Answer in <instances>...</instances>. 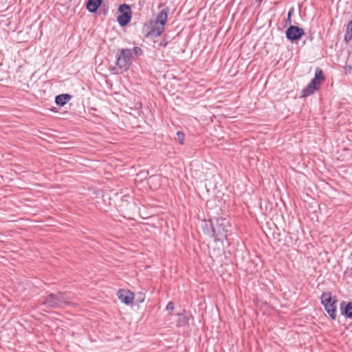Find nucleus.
<instances>
[{
	"label": "nucleus",
	"instance_id": "obj_10",
	"mask_svg": "<svg viewBox=\"0 0 352 352\" xmlns=\"http://www.w3.org/2000/svg\"><path fill=\"white\" fill-rule=\"evenodd\" d=\"M340 312L346 318L352 319V301L340 303Z\"/></svg>",
	"mask_w": 352,
	"mask_h": 352
},
{
	"label": "nucleus",
	"instance_id": "obj_18",
	"mask_svg": "<svg viewBox=\"0 0 352 352\" xmlns=\"http://www.w3.org/2000/svg\"><path fill=\"white\" fill-rule=\"evenodd\" d=\"M294 13V8H292L288 13H287V19H286V23L287 24H290L292 23V14Z\"/></svg>",
	"mask_w": 352,
	"mask_h": 352
},
{
	"label": "nucleus",
	"instance_id": "obj_3",
	"mask_svg": "<svg viewBox=\"0 0 352 352\" xmlns=\"http://www.w3.org/2000/svg\"><path fill=\"white\" fill-rule=\"evenodd\" d=\"M321 304L329 317L335 320L337 317V302L336 296H332L329 292H323L320 296Z\"/></svg>",
	"mask_w": 352,
	"mask_h": 352
},
{
	"label": "nucleus",
	"instance_id": "obj_21",
	"mask_svg": "<svg viewBox=\"0 0 352 352\" xmlns=\"http://www.w3.org/2000/svg\"><path fill=\"white\" fill-rule=\"evenodd\" d=\"M168 44V41H166V38H164L161 42L159 44V45L160 47H165Z\"/></svg>",
	"mask_w": 352,
	"mask_h": 352
},
{
	"label": "nucleus",
	"instance_id": "obj_12",
	"mask_svg": "<svg viewBox=\"0 0 352 352\" xmlns=\"http://www.w3.org/2000/svg\"><path fill=\"white\" fill-rule=\"evenodd\" d=\"M164 31V25L154 22L151 25V28L148 32V36L151 37H157L160 36Z\"/></svg>",
	"mask_w": 352,
	"mask_h": 352
},
{
	"label": "nucleus",
	"instance_id": "obj_24",
	"mask_svg": "<svg viewBox=\"0 0 352 352\" xmlns=\"http://www.w3.org/2000/svg\"><path fill=\"white\" fill-rule=\"evenodd\" d=\"M55 107H53L52 111L56 112Z\"/></svg>",
	"mask_w": 352,
	"mask_h": 352
},
{
	"label": "nucleus",
	"instance_id": "obj_5",
	"mask_svg": "<svg viewBox=\"0 0 352 352\" xmlns=\"http://www.w3.org/2000/svg\"><path fill=\"white\" fill-rule=\"evenodd\" d=\"M304 34V30L296 25H290L285 31L286 38L292 43L299 41Z\"/></svg>",
	"mask_w": 352,
	"mask_h": 352
},
{
	"label": "nucleus",
	"instance_id": "obj_9",
	"mask_svg": "<svg viewBox=\"0 0 352 352\" xmlns=\"http://www.w3.org/2000/svg\"><path fill=\"white\" fill-rule=\"evenodd\" d=\"M202 231L204 234L213 239L214 236V219L204 220L201 223Z\"/></svg>",
	"mask_w": 352,
	"mask_h": 352
},
{
	"label": "nucleus",
	"instance_id": "obj_1",
	"mask_svg": "<svg viewBox=\"0 0 352 352\" xmlns=\"http://www.w3.org/2000/svg\"><path fill=\"white\" fill-rule=\"evenodd\" d=\"M133 58L129 49L122 48L119 50L116 54V67L113 69H117L118 73L126 72L132 65Z\"/></svg>",
	"mask_w": 352,
	"mask_h": 352
},
{
	"label": "nucleus",
	"instance_id": "obj_6",
	"mask_svg": "<svg viewBox=\"0 0 352 352\" xmlns=\"http://www.w3.org/2000/svg\"><path fill=\"white\" fill-rule=\"evenodd\" d=\"M118 11L120 14L117 18V21L120 26H126L131 21V8L127 4H122L118 8Z\"/></svg>",
	"mask_w": 352,
	"mask_h": 352
},
{
	"label": "nucleus",
	"instance_id": "obj_14",
	"mask_svg": "<svg viewBox=\"0 0 352 352\" xmlns=\"http://www.w3.org/2000/svg\"><path fill=\"white\" fill-rule=\"evenodd\" d=\"M102 3V0H88L87 2V9L91 13H95Z\"/></svg>",
	"mask_w": 352,
	"mask_h": 352
},
{
	"label": "nucleus",
	"instance_id": "obj_19",
	"mask_svg": "<svg viewBox=\"0 0 352 352\" xmlns=\"http://www.w3.org/2000/svg\"><path fill=\"white\" fill-rule=\"evenodd\" d=\"M177 138H178V140H179V142L182 144H184V133L182 131H178L177 133Z\"/></svg>",
	"mask_w": 352,
	"mask_h": 352
},
{
	"label": "nucleus",
	"instance_id": "obj_23",
	"mask_svg": "<svg viewBox=\"0 0 352 352\" xmlns=\"http://www.w3.org/2000/svg\"><path fill=\"white\" fill-rule=\"evenodd\" d=\"M55 107H53L52 111L56 112Z\"/></svg>",
	"mask_w": 352,
	"mask_h": 352
},
{
	"label": "nucleus",
	"instance_id": "obj_2",
	"mask_svg": "<svg viewBox=\"0 0 352 352\" xmlns=\"http://www.w3.org/2000/svg\"><path fill=\"white\" fill-rule=\"evenodd\" d=\"M71 300V298L63 293L50 294L45 298L42 304L49 308H59L63 305H72Z\"/></svg>",
	"mask_w": 352,
	"mask_h": 352
},
{
	"label": "nucleus",
	"instance_id": "obj_13",
	"mask_svg": "<svg viewBox=\"0 0 352 352\" xmlns=\"http://www.w3.org/2000/svg\"><path fill=\"white\" fill-rule=\"evenodd\" d=\"M168 12H169L168 8H165L163 10H162L158 13L155 22L162 24L163 25H165V24L167 21V16H168Z\"/></svg>",
	"mask_w": 352,
	"mask_h": 352
},
{
	"label": "nucleus",
	"instance_id": "obj_11",
	"mask_svg": "<svg viewBox=\"0 0 352 352\" xmlns=\"http://www.w3.org/2000/svg\"><path fill=\"white\" fill-rule=\"evenodd\" d=\"M324 75L323 71L320 68H316L314 77L309 82L311 85L316 87L318 89L320 83L324 80Z\"/></svg>",
	"mask_w": 352,
	"mask_h": 352
},
{
	"label": "nucleus",
	"instance_id": "obj_15",
	"mask_svg": "<svg viewBox=\"0 0 352 352\" xmlns=\"http://www.w3.org/2000/svg\"><path fill=\"white\" fill-rule=\"evenodd\" d=\"M72 98V96L68 94H60L56 96L55 102L58 106L63 107Z\"/></svg>",
	"mask_w": 352,
	"mask_h": 352
},
{
	"label": "nucleus",
	"instance_id": "obj_20",
	"mask_svg": "<svg viewBox=\"0 0 352 352\" xmlns=\"http://www.w3.org/2000/svg\"><path fill=\"white\" fill-rule=\"evenodd\" d=\"M175 309V305L173 302H169L166 305V309L168 311H173Z\"/></svg>",
	"mask_w": 352,
	"mask_h": 352
},
{
	"label": "nucleus",
	"instance_id": "obj_22",
	"mask_svg": "<svg viewBox=\"0 0 352 352\" xmlns=\"http://www.w3.org/2000/svg\"><path fill=\"white\" fill-rule=\"evenodd\" d=\"M55 107H53L52 111L56 112Z\"/></svg>",
	"mask_w": 352,
	"mask_h": 352
},
{
	"label": "nucleus",
	"instance_id": "obj_7",
	"mask_svg": "<svg viewBox=\"0 0 352 352\" xmlns=\"http://www.w3.org/2000/svg\"><path fill=\"white\" fill-rule=\"evenodd\" d=\"M118 297L122 302L129 305L134 299V294L129 290L120 289L118 292Z\"/></svg>",
	"mask_w": 352,
	"mask_h": 352
},
{
	"label": "nucleus",
	"instance_id": "obj_8",
	"mask_svg": "<svg viewBox=\"0 0 352 352\" xmlns=\"http://www.w3.org/2000/svg\"><path fill=\"white\" fill-rule=\"evenodd\" d=\"M202 231L204 234L213 239L214 236V219L204 220L201 223Z\"/></svg>",
	"mask_w": 352,
	"mask_h": 352
},
{
	"label": "nucleus",
	"instance_id": "obj_17",
	"mask_svg": "<svg viewBox=\"0 0 352 352\" xmlns=\"http://www.w3.org/2000/svg\"><path fill=\"white\" fill-rule=\"evenodd\" d=\"M131 52V56H133V54L137 56H140L143 54L142 50L139 47H133L132 49H129Z\"/></svg>",
	"mask_w": 352,
	"mask_h": 352
},
{
	"label": "nucleus",
	"instance_id": "obj_16",
	"mask_svg": "<svg viewBox=\"0 0 352 352\" xmlns=\"http://www.w3.org/2000/svg\"><path fill=\"white\" fill-rule=\"evenodd\" d=\"M317 90H318V89L316 87H314V85L312 86L311 85V83L309 82L305 88L302 89V90L301 91L300 97L301 98L308 97V96H311V94H313Z\"/></svg>",
	"mask_w": 352,
	"mask_h": 352
},
{
	"label": "nucleus",
	"instance_id": "obj_4",
	"mask_svg": "<svg viewBox=\"0 0 352 352\" xmlns=\"http://www.w3.org/2000/svg\"><path fill=\"white\" fill-rule=\"evenodd\" d=\"M230 225L226 219L216 218L214 219V241H222L227 238V232H229Z\"/></svg>",
	"mask_w": 352,
	"mask_h": 352
}]
</instances>
